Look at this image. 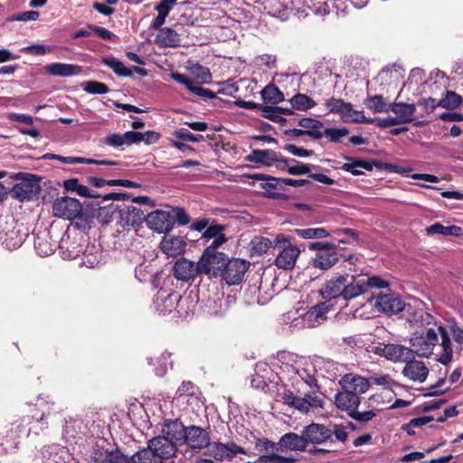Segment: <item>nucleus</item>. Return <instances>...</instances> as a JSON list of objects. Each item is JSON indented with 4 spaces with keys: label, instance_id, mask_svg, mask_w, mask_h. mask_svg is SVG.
<instances>
[{
    "label": "nucleus",
    "instance_id": "obj_43",
    "mask_svg": "<svg viewBox=\"0 0 463 463\" xmlns=\"http://www.w3.org/2000/svg\"><path fill=\"white\" fill-rule=\"evenodd\" d=\"M132 463H160L156 458L154 449L151 448L150 442L148 447L143 449L131 456Z\"/></svg>",
    "mask_w": 463,
    "mask_h": 463
},
{
    "label": "nucleus",
    "instance_id": "obj_8",
    "mask_svg": "<svg viewBox=\"0 0 463 463\" xmlns=\"http://www.w3.org/2000/svg\"><path fill=\"white\" fill-rule=\"evenodd\" d=\"M25 176L20 183L14 185L12 195L20 202L30 201L36 197L40 192V185L35 180V175L20 174Z\"/></svg>",
    "mask_w": 463,
    "mask_h": 463
},
{
    "label": "nucleus",
    "instance_id": "obj_59",
    "mask_svg": "<svg viewBox=\"0 0 463 463\" xmlns=\"http://www.w3.org/2000/svg\"><path fill=\"white\" fill-rule=\"evenodd\" d=\"M284 149L295 156L308 157L313 154V151L307 150L303 147H298L295 145L288 144L284 146Z\"/></svg>",
    "mask_w": 463,
    "mask_h": 463
},
{
    "label": "nucleus",
    "instance_id": "obj_41",
    "mask_svg": "<svg viewBox=\"0 0 463 463\" xmlns=\"http://www.w3.org/2000/svg\"><path fill=\"white\" fill-rule=\"evenodd\" d=\"M102 63L113 70V71L121 77L132 76V69L128 68L124 63L117 58L106 57L102 59Z\"/></svg>",
    "mask_w": 463,
    "mask_h": 463
},
{
    "label": "nucleus",
    "instance_id": "obj_35",
    "mask_svg": "<svg viewBox=\"0 0 463 463\" xmlns=\"http://www.w3.org/2000/svg\"><path fill=\"white\" fill-rule=\"evenodd\" d=\"M296 373L308 386L317 385L316 368L311 362L305 360L301 365L296 368Z\"/></svg>",
    "mask_w": 463,
    "mask_h": 463
},
{
    "label": "nucleus",
    "instance_id": "obj_28",
    "mask_svg": "<svg viewBox=\"0 0 463 463\" xmlns=\"http://www.w3.org/2000/svg\"><path fill=\"white\" fill-rule=\"evenodd\" d=\"M360 402V398L357 395L345 390L337 392L335 396V406L342 411H347L348 414L356 410Z\"/></svg>",
    "mask_w": 463,
    "mask_h": 463
},
{
    "label": "nucleus",
    "instance_id": "obj_11",
    "mask_svg": "<svg viewBox=\"0 0 463 463\" xmlns=\"http://www.w3.org/2000/svg\"><path fill=\"white\" fill-rule=\"evenodd\" d=\"M249 162L264 166H276L279 170L285 168L281 165L283 156L270 149H253L246 157Z\"/></svg>",
    "mask_w": 463,
    "mask_h": 463
},
{
    "label": "nucleus",
    "instance_id": "obj_24",
    "mask_svg": "<svg viewBox=\"0 0 463 463\" xmlns=\"http://www.w3.org/2000/svg\"><path fill=\"white\" fill-rule=\"evenodd\" d=\"M338 260L339 254L337 252L336 246L334 245L324 250H321L320 252H317L312 261L313 266L316 269L321 270H328L337 263Z\"/></svg>",
    "mask_w": 463,
    "mask_h": 463
},
{
    "label": "nucleus",
    "instance_id": "obj_45",
    "mask_svg": "<svg viewBox=\"0 0 463 463\" xmlns=\"http://www.w3.org/2000/svg\"><path fill=\"white\" fill-rule=\"evenodd\" d=\"M365 104L369 109L374 112L383 113L390 111L392 103L385 102L384 99L380 95H374L368 98Z\"/></svg>",
    "mask_w": 463,
    "mask_h": 463
},
{
    "label": "nucleus",
    "instance_id": "obj_48",
    "mask_svg": "<svg viewBox=\"0 0 463 463\" xmlns=\"http://www.w3.org/2000/svg\"><path fill=\"white\" fill-rule=\"evenodd\" d=\"M122 220H126L128 225H134L137 220H141L142 211L135 206L128 207L120 212Z\"/></svg>",
    "mask_w": 463,
    "mask_h": 463
},
{
    "label": "nucleus",
    "instance_id": "obj_7",
    "mask_svg": "<svg viewBox=\"0 0 463 463\" xmlns=\"http://www.w3.org/2000/svg\"><path fill=\"white\" fill-rule=\"evenodd\" d=\"M227 256L222 252H212V250H205L198 260V269L201 273L221 276L226 264Z\"/></svg>",
    "mask_w": 463,
    "mask_h": 463
},
{
    "label": "nucleus",
    "instance_id": "obj_49",
    "mask_svg": "<svg viewBox=\"0 0 463 463\" xmlns=\"http://www.w3.org/2000/svg\"><path fill=\"white\" fill-rule=\"evenodd\" d=\"M349 131L346 128H328L323 131V137L329 141L336 143L348 135Z\"/></svg>",
    "mask_w": 463,
    "mask_h": 463
},
{
    "label": "nucleus",
    "instance_id": "obj_52",
    "mask_svg": "<svg viewBox=\"0 0 463 463\" xmlns=\"http://www.w3.org/2000/svg\"><path fill=\"white\" fill-rule=\"evenodd\" d=\"M370 383L379 385L384 389H392L394 381L388 374L374 373L368 379Z\"/></svg>",
    "mask_w": 463,
    "mask_h": 463
},
{
    "label": "nucleus",
    "instance_id": "obj_34",
    "mask_svg": "<svg viewBox=\"0 0 463 463\" xmlns=\"http://www.w3.org/2000/svg\"><path fill=\"white\" fill-rule=\"evenodd\" d=\"M255 180L262 181L260 186L262 189L269 192L268 196L271 198H279L278 194H271L273 190H277L282 186V178H276L269 175L256 174L251 176Z\"/></svg>",
    "mask_w": 463,
    "mask_h": 463
},
{
    "label": "nucleus",
    "instance_id": "obj_38",
    "mask_svg": "<svg viewBox=\"0 0 463 463\" xmlns=\"http://www.w3.org/2000/svg\"><path fill=\"white\" fill-rule=\"evenodd\" d=\"M281 165L285 168L283 171H286L289 175H293L307 174L311 170L309 165L300 163L291 158L283 157Z\"/></svg>",
    "mask_w": 463,
    "mask_h": 463
},
{
    "label": "nucleus",
    "instance_id": "obj_23",
    "mask_svg": "<svg viewBox=\"0 0 463 463\" xmlns=\"http://www.w3.org/2000/svg\"><path fill=\"white\" fill-rule=\"evenodd\" d=\"M300 254L298 247L288 244L279 250V254L275 260V265L279 269H291L295 267L296 261Z\"/></svg>",
    "mask_w": 463,
    "mask_h": 463
},
{
    "label": "nucleus",
    "instance_id": "obj_17",
    "mask_svg": "<svg viewBox=\"0 0 463 463\" xmlns=\"http://www.w3.org/2000/svg\"><path fill=\"white\" fill-rule=\"evenodd\" d=\"M381 355L394 363H406L408 359L413 358V352L411 348L402 345L388 344L380 347Z\"/></svg>",
    "mask_w": 463,
    "mask_h": 463
},
{
    "label": "nucleus",
    "instance_id": "obj_56",
    "mask_svg": "<svg viewBox=\"0 0 463 463\" xmlns=\"http://www.w3.org/2000/svg\"><path fill=\"white\" fill-rule=\"evenodd\" d=\"M22 52L33 54V55H44L52 52V47L45 46L42 44H33L26 46L22 49Z\"/></svg>",
    "mask_w": 463,
    "mask_h": 463
},
{
    "label": "nucleus",
    "instance_id": "obj_64",
    "mask_svg": "<svg viewBox=\"0 0 463 463\" xmlns=\"http://www.w3.org/2000/svg\"><path fill=\"white\" fill-rule=\"evenodd\" d=\"M374 412L372 411H367L364 412L357 411L356 410H354L349 416L353 418L354 420L361 422H367L371 420L374 417Z\"/></svg>",
    "mask_w": 463,
    "mask_h": 463
},
{
    "label": "nucleus",
    "instance_id": "obj_46",
    "mask_svg": "<svg viewBox=\"0 0 463 463\" xmlns=\"http://www.w3.org/2000/svg\"><path fill=\"white\" fill-rule=\"evenodd\" d=\"M295 232L303 239H324L330 235L325 228L297 229Z\"/></svg>",
    "mask_w": 463,
    "mask_h": 463
},
{
    "label": "nucleus",
    "instance_id": "obj_54",
    "mask_svg": "<svg viewBox=\"0 0 463 463\" xmlns=\"http://www.w3.org/2000/svg\"><path fill=\"white\" fill-rule=\"evenodd\" d=\"M169 214L171 218L173 219V226L175 225V222H178L181 225L188 224L190 222L189 216L186 214V213L179 207L171 208L169 210Z\"/></svg>",
    "mask_w": 463,
    "mask_h": 463
},
{
    "label": "nucleus",
    "instance_id": "obj_40",
    "mask_svg": "<svg viewBox=\"0 0 463 463\" xmlns=\"http://www.w3.org/2000/svg\"><path fill=\"white\" fill-rule=\"evenodd\" d=\"M25 234H20L18 231L11 230L1 237L2 244L8 250L19 248L24 241Z\"/></svg>",
    "mask_w": 463,
    "mask_h": 463
},
{
    "label": "nucleus",
    "instance_id": "obj_60",
    "mask_svg": "<svg viewBox=\"0 0 463 463\" xmlns=\"http://www.w3.org/2000/svg\"><path fill=\"white\" fill-rule=\"evenodd\" d=\"M176 1L177 0H161L156 6V10L158 14L167 17Z\"/></svg>",
    "mask_w": 463,
    "mask_h": 463
},
{
    "label": "nucleus",
    "instance_id": "obj_27",
    "mask_svg": "<svg viewBox=\"0 0 463 463\" xmlns=\"http://www.w3.org/2000/svg\"><path fill=\"white\" fill-rule=\"evenodd\" d=\"M186 428L178 420L165 422L163 427V436L174 444L179 446L184 444Z\"/></svg>",
    "mask_w": 463,
    "mask_h": 463
},
{
    "label": "nucleus",
    "instance_id": "obj_57",
    "mask_svg": "<svg viewBox=\"0 0 463 463\" xmlns=\"http://www.w3.org/2000/svg\"><path fill=\"white\" fill-rule=\"evenodd\" d=\"M106 459L110 463H132L131 457L125 456L119 450L107 452Z\"/></svg>",
    "mask_w": 463,
    "mask_h": 463
},
{
    "label": "nucleus",
    "instance_id": "obj_42",
    "mask_svg": "<svg viewBox=\"0 0 463 463\" xmlns=\"http://www.w3.org/2000/svg\"><path fill=\"white\" fill-rule=\"evenodd\" d=\"M261 97L265 102L277 104L284 99V94L274 84L267 85L261 90Z\"/></svg>",
    "mask_w": 463,
    "mask_h": 463
},
{
    "label": "nucleus",
    "instance_id": "obj_26",
    "mask_svg": "<svg viewBox=\"0 0 463 463\" xmlns=\"http://www.w3.org/2000/svg\"><path fill=\"white\" fill-rule=\"evenodd\" d=\"M186 247L184 239L181 236H165L160 242L161 250L170 257L182 254Z\"/></svg>",
    "mask_w": 463,
    "mask_h": 463
},
{
    "label": "nucleus",
    "instance_id": "obj_21",
    "mask_svg": "<svg viewBox=\"0 0 463 463\" xmlns=\"http://www.w3.org/2000/svg\"><path fill=\"white\" fill-rule=\"evenodd\" d=\"M151 448L154 449L156 458L160 463L164 460L172 458L177 449V445L171 442L164 436H158L152 439L150 441Z\"/></svg>",
    "mask_w": 463,
    "mask_h": 463
},
{
    "label": "nucleus",
    "instance_id": "obj_30",
    "mask_svg": "<svg viewBox=\"0 0 463 463\" xmlns=\"http://www.w3.org/2000/svg\"><path fill=\"white\" fill-rule=\"evenodd\" d=\"M47 73L60 77H70L79 75L82 71V68L75 64L68 63H52L45 67Z\"/></svg>",
    "mask_w": 463,
    "mask_h": 463
},
{
    "label": "nucleus",
    "instance_id": "obj_55",
    "mask_svg": "<svg viewBox=\"0 0 463 463\" xmlns=\"http://www.w3.org/2000/svg\"><path fill=\"white\" fill-rule=\"evenodd\" d=\"M170 358L169 353H163L157 359L156 364L157 366L156 367V373L159 376H163L168 366H172V364L168 362V359Z\"/></svg>",
    "mask_w": 463,
    "mask_h": 463
},
{
    "label": "nucleus",
    "instance_id": "obj_33",
    "mask_svg": "<svg viewBox=\"0 0 463 463\" xmlns=\"http://www.w3.org/2000/svg\"><path fill=\"white\" fill-rule=\"evenodd\" d=\"M298 126L305 130L307 136L314 139H320L323 137V123L317 119L304 118L299 119Z\"/></svg>",
    "mask_w": 463,
    "mask_h": 463
},
{
    "label": "nucleus",
    "instance_id": "obj_62",
    "mask_svg": "<svg viewBox=\"0 0 463 463\" xmlns=\"http://www.w3.org/2000/svg\"><path fill=\"white\" fill-rule=\"evenodd\" d=\"M379 128H390L396 125H401L400 122L396 119L395 117L388 116L383 118H375L372 119Z\"/></svg>",
    "mask_w": 463,
    "mask_h": 463
},
{
    "label": "nucleus",
    "instance_id": "obj_31",
    "mask_svg": "<svg viewBox=\"0 0 463 463\" xmlns=\"http://www.w3.org/2000/svg\"><path fill=\"white\" fill-rule=\"evenodd\" d=\"M171 78L178 83L184 84L187 88V90H189L192 93H194L196 96L203 97L205 99H213L215 97V94L212 90L194 85L193 80L187 79L184 75L181 73L173 72L171 73Z\"/></svg>",
    "mask_w": 463,
    "mask_h": 463
},
{
    "label": "nucleus",
    "instance_id": "obj_5",
    "mask_svg": "<svg viewBox=\"0 0 463 463\" xmlns=\"http://www.w3.org/2000/svg\"><path fill=\"white\" fill-rule=\"evenodd\" d=\"M256 449L263 453L258 458L260 463H293L296 460L294 457H284L279 454L282 452L279 441L274 443L267 439H258Z\"/></svg>",
    "mask_w": 463,
    "mask_h": 463
},
{
    "label": "nucleus",
    "instance_id": "obj_47",
    "mask_svg": "<svg viewBox=\"0 0 463 463\" xmlns=\"http://www.w3.org/2000/svg\"><path fill=\"white\" fill-rule=\"evenodd\" d=\"M462 102V98L460 95L457 94L454 91L448 90L446 92L445 98L439 99V107L453 109L458 108Z\"/></svg>",
    "mask_w": 463,
    "mask_h": 463
},
{
    "label": "nucleus",
    "instance_id": "obj_4",
    "mask_svg": "<svg viewBox=\"0 0 463 463\" xmlns=\"http://www.w3.org/2000/svg\"><path fill=\"white\" fill-rule=\"evenodd\" d=\"M52 213L54 216L69 221L82 219L84 215L81 203L69 196L55 199L52 203Z\"/></svg>",
    "mask_w": 463,
    "mask_h": 463
},
{
    "label": "nucleus",
    "instance_id": "obj_9",
    "mask_svg": "<svg viewBox=\"0 0 463 463\" xmlns=\"http://www.w3.org/2000/svg\"><path fill=\"white\" fill-rule=\"evenodd\" d=\"M250 262L241 260L233 259L228 260L222 271L221 276L229 285H238L241 282L245 272L249 269Z\"/></svg>",
    "mask_w": 463,
    "mask_h": 463
},
{
    "label": "nucleus",
    "instance_id": "obj_20",
    "mask_svg": "<svg viewBox=\"0 0 463 463\" xmlns=\"http://www.w3.org/2000/svg\"><path fill=\"white\" fill-rule=\"evenodd\" d=\"M390 111L395 114V118L400 124L413 122L416 127L424 126V122L415 121L413 118L416 111V106L414 104L403 102L392 103Z\"/></svg>",
    "mask_w": 463,
    "mask_h": 463
},
{
    "label": "nucleus",
    "instance_id": "obj_16",
    "mask_svg": "<svg viewBox=\"0 0 463 463\" xmlns=\"http://www.w3.org/2000/svg\"><path fill=\"white\" fill-rule=\"evenodd\" d=\"M307 445L322 444L330 439L333 432L326 426L318 423H311L302 430Z\"/></svg>",
    "mask_w": 463,
    "mask_h": 463
},
{
    "label": "nucleus",
    "instance_id": "obj_29",
    "mask_svg": "<svg viewBox=\"0 0 463 463\" xmlns=\"http://www.w3.org/2000/svg\"><path fill=\"white\" fill-rule=\"evenodd\" d=\"M279 445L282 451L284 449L292 451H303L307 446L303 432H301V435L293 432L284 434L279 439Z\"/></svg>",
    "mask_w": 463,
    "mask_h": 463
},
{
    "label": "nucleus",
    "instance_id": "obj_14",
    "mask_svg": "<svg viewBox=\"0 0 463 463\" xmlns=\"http://www.w3.org/2000/svg\"><path fill=\"white\" fill-rule=\"evenodd\" d=\"M374 306L378 311L392 315L402 312L404 309L405 303L400 296L390 293L377 297Z\"/></svg>",
    "mask_w": 463,
    "mask_h": 463
},
{
    "label": "nucleus",
    "instance_id": "obj_50",
    "mask_svg": "<svg viewBox=\"0 0 463 463\" xmlns=\"http://www.w3.org/2000/svg\"><path fill=\"white\" fill-rule=\"evenodd\" d=\"M82 89L90 94H105L109 91V87L102 82L89 80L81 84Z\"/></svg>",
    "mask_w": 463,
    "mask_h": 463
},
{
    "label": "nucleus",
    "instance_id": "obj_13",
    "mask_svg": "<svg viewBox=\"0 0 463 463\" xmlns=\"http://www.w3.org/2000/svg\"><path fill=\"white\" fill-rule=\"evenodd\" d=\"M180 299L178 293L161 288L154 298V306L156 311L165 315L172 312Z\"/></svg>",
    "mask_w": 463,
    "mask_h": 463
},
{
    "label": "nucleus",
    "instance_id": "obj_18",
    "mask_svg": "<svg viewBox=\"0 0 463 463\" xmlns=\"http://www.w3.org/2000/svg\"><path fill=\"white\" fill-rule=\"evenodd\" d=\"M210 437L208 432L202 428L191 426L186 428L184 443L193 449H202L208 447Z\"/></svg>",
    "mask_w": 463,
    "mask_h": 463
},
{
    "label": "nucleus",
    "instance_id": "obj_51",
    "mask_svg": "<svg viewBox=\"0 0 463 463\" xmlns=\"http://www.w3.org/2000/svg\"><path fill=\"white\" fill-rule=\"evenodd\" d=\"M270 247L271 241L268 238L255 237L251 241V250L258 255L267 252Z\"/></svg>",
    "mask_w": 463,
    "mask_h": 463
},
{
    "label": "nucleus",
    "instance_id": "obj_1",
    "mask_svg": "<svg viewBox=\"0 0 463 463\" xmlns=\"http://www.w3.org/2000/svg\"><path fill=\"white\" fill-rule=\"evenodd\" d=\"M439 335L440 336L441 353L437 361L444 365H448L453 358V350L451 346L450 337L446 329L435 324L434 326L427 328L425 332L415 333L411 337V350L413 356L417 354L420 357H429L433 354Z\"/></svg>",
    "mask_w": 463,
    "mask_h": 463
},
{
    "label": "nucleus",
    "instance_id": "obj_53",
    "mask_svg": "<svg viewBox=\"0 0 463 463\" xmlns=\"http://www.w3.org/2000/svg\"><path fill=\"white\" fill-rule=\"evenodd\" d=\"M191 73L203 83L209 82L211 80L210 71L198 63L193 64L190 67Z\"/></svg>",
    "mask_w": 463,
    "mask_h": 463
},
{
    "label": "nucleus",
    "instance_id": "obj_61",
    "mask_svg": "<svg viewBox=\"0 0 463 463\" xmlns=\"http://www.w3.org/2000/svg\"><path fill=\"white\" fill-rule=\"evenodd\" d=\"M223 227L222 225L209 226L203 234V238L211 241L214 237L223 234Z\"/></svg>",
    "mask_w": 463,
    "mask_h": 463
},
{
    "label": "nucleus",
    "instance_id": "obj_3",
    "mask_svg": "<svg viewBox=\"0 0 463 463\" xmlns=\"http://www.w3.org/2000/svg\"><path fill=\"white\" fill-rule=\"evenodd\" d=\"M326 108L330 113L337 114L345 123H371L372 118H367L363 110H356L350 102L342 99L331 98L326 100Z\"/></svg>",
    "mask_w": 463,
    "mask_h": 463
},
{
    "label": "nucleus",
    "instance_id": "obj_6",
    "mask_svg": "<svg viewBox=\"0 0 463 463\" xmlns=\"http://www.w3.org/2000/svg\"><path fill=\"white\" fill-rule=\"evenodd\" d=\"M283 400L286 404L306 414L311 409L323 408L324 406L323 400L314 391L307 392L304 397H298L294 395L293 392H288L284 393Z\"/></svg>",
    "mask_w": 463,
    "mask_h": 463
},
{
    "label": "nucleus",
    "instance_id": "obj_36",
    "mask_svg": "<svg viewBox=\"0 0 463 463\" xmlns=\"http://www.w3.org/2000/svg\"><path fill=\"white\" fill-rule=\"evenodd\" d=\"M63 187L67 191L75 192L78 195L85 198H97L98 194L88 188L87 185L80 184L77 178H71L63 182Z\"/></svg>",
    "mask_w": 463,
    "mask_h": 463
},
{
    "label": "nucleus",
    "instance_id": "obj_44",
    "mask_svg": "<svg viewBox=\"0 0 463 463\" xmlns=\"http://www.w3.org/2000/svg\"><path fill=\"white\" fill-rule=\"evenodd\" d=\"M293 109L298 110H307L316 106V102L307 95L298 93L290 99Z\"/></svg>",
    "mask_w": 463,
    "mask_h": 463
},
{
    "label": "nucleus",
    "instance_id": "obj_19",
    "mask_svg": "<svg viewBox=\"0 0 463 463\" xmlns=\"http://www.w3.org/2000/svg\"><path fill=\"white\" fill-rule=\"evenodd\" d=\"M402 373L411 381L423 383L429 375V368L424 362L415 360L413 357L406 361Z\"/></svg>",
    "mask_w": 463,
    "mask_h": 463
},
{
    "label": "nucleus",
    "instance_id": "obj_10",
    "mask_svg": "<svg viewBox=\"0 0 463 463\" xmlns=\"http://www.w3.org/2000/svg\"><path fill=\"white\" fill-rule=\"evenodd\" d=\"M208 454L216 460H231L238 454H246V450L234 442H213L208 445Z\"/></svg>",
    "mask_w": 463,
    "mask_h": 463
},
{
    "label": "nucleus",
    "instance_id": "obj_25",
    "mask_svg": "<svg viewBox=\"0 0 463 463\" xmlns=\"http://www.w3.org/2000/svg\"><path fill=\"white\" fill-rule=\"evenodd\" d=\"M199 273L198 262L195 264L186 259L178 260L174 266V274L178 280L189 281Z\"/></svg>",
    "mask_w": 463,
    "mask_h": 463
},
{
    "label": "nucleus",
    "instance_id": "obj_39",
    "mask_svg": "<svg viewBox=\"0 0 463 463\" xmlns=\"http://www.w3.org/2000/svg\"><path fill=\"white\" fill-rule=\"evenodd\" d=\"M158 43L164 46H177L180 43L179 34L171 28L165 27L159 31L156 35Z\"/></svg>",
    "mask_w": 463,
    "mask_h": 463
},
{
    "label": "nucleus",
    "instance_id": "obj_32",
    "mask_svg": "<svg viewBox=\"0 0 463 463\" xmlns=\"http://www.w3.org/2000/svg\"><path fill=\"white\" fill-rule=\"evenodd\" d=\"M355 281H359L361 285L360 296L364 294L368 288L382 289L389 287V282L378 276L364 277L358 275L355 278Z\"/></svg>",
    "mask_w": 463,
    "mask_h": 463
},
{
    "label": "nucleus",
    "instance_id": "obj_22",
    "mask_svg": "<svg viewBox=\"0 0 463 463\" xmlns=\"http://www.w3.org/2000/svg\"><path fill=\"white\" fill-rule=\"evenodd\" d=\"M330 306L327 302L319 303L312 307L302 317V325L307 327H315L326 319V313Z\"/></svg>",
    "mask_w": 463,
    "mask_h": 463
},
{
    "label": "nucleus",
    "instance_id": "obj_37",
    "mask_svg": "<svg viewBox=\"0 0 463 463\" xmlns=\"http://www.w3.org/2000/svg\"><path fill=\"white\" fill-rule=\"evenodd\" d=\"M348 162L345 163L341 169L351 173L353 175H363V169L371 171L373 169V164L364 160H354L351 157H346Z\"/></svg>",
    "mask_w": 463,
    "mask_h": 463
},
{
    "label": "nucleus",
    "instance_id": "obj_63",
    "mask_svg": "<svg viewBox=\"0 0 463 463\" xmlns=\"http://www.w3.org/2000/svg\"><path fill=\"white\" fill-rule=\"evenodd\" d=\"M105 144H107L109 146H113V147H119L121 146H124L122 134H118V133L109 134L105 137Z\"/></svg>",
    "mask_w": 463,
    "mask_h": 463
},
{
    "label": "nucleus",
    "instance_id": "obj_15",
    "mask_svg": "<svg viewBox=\"0 0 463 463\" xmlns=\"http://www.w3.org/2000/svg\"><path fill=\"white\" fill-rule=\"evenodd\" d=\"M339 384L343 390L352 392L358 397L359 395L365 393L370 387V382L368 379L355 373L345 374L340 379Z\"/></svg>",
    "mask_w": 463,
    "mask_h": 463
},
{
    "label": "nucleus",
    "instance_id": "obj_2",
    "mask_svg": "<svg viewBox=\"0 0 463 463\" xmlns=\"http://www.w3.org/2000/svg\"><path fill=\"white\" fill-rule=\"evenodd\" d=\"M356 276L338 274L326 280L319 294L325 299L341 298L345 301L352 300L360 296L361 285L355 281Z\"/></svg>",
    "mask_w": 463,
    "mask_h": 463
},
{
    "label": "nucleus",
    "instance_id": "obj_12",
    "mask_svg": "<svg viewBox=\"0 0 463 463\" xmlns=\"http://www.w3.org/2000/svg\"><path fill=\"white\" fill-rule=\"evenodd\" d=\"M146 223L148 228L158 233H165L173 229V219L169 210H156L148 213Z\"/></svg>",
    "mask_w": 463,
    "mask_h": 463
},
{
    "label": "nucleus",
    "instance_id": "obj_58",
    "mask_svg": "<svg viewBox=\"0 0 463 463\" xmlns=\"http://www.w3.org/2000/svg\"><path fill=\"white\" fill-rule=\"evenodd\" d=\"M174 136L177 138L190 142H201L203 140V135H194L193 133L184 131L183 129L175 131Z\"/></svg>",
    "mask_w": 463,
    "mask_h": 463
}]
</instances>
